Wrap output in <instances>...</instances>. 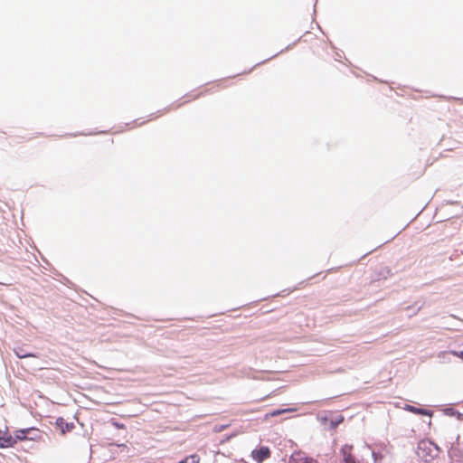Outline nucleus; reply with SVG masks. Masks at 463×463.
Wrapping results in <instances>:
<instances>
[{
  "label": "nucleus",
  "instance_id": "1",
  "mask_svg": "<svg viewBox=\"0 0 463 463\" xmlns=\"http://www.w3.org/2000/svg\"><path fill=\"white\" fill-rule=\"evenodd\" d=\"M439 447L429 439H422L417 447V455L424 461L429 462L438 456Z\"/></svg>",
  "mask_w": 463,
  "mask_h": 463
},
{
  "label": "nucleus",
  "instance_id": "2",
  "mask_svg": "<svg viewBox=\"0 0 463 463\" xmlns=\"http://www.w3.org/2000/svg\"><path fill=\"white\" fill-rule=\"evenodd\" d=\"M340 453L345 463H367L363 457H355L353 455V446L345 445L341 448Z\"/></svg>",
  "mask_w": 463,
  "mask_h": 463
},
{
  "label": "nucleus",
  "instance_id": "3",
  "mask_svg": "<svg viewBox=\"0 0 463 463\" xmlns=\"http://www.w3.org/2000/svg\"><path fill=\"white\" fill-rule=\"evenodd\" d=\"M270 456V449L264 446L251 451V458L258 463H262L264 460L269 458Z\"/></svg>",
  "mask_w": 463,
  "mask_h": 463
},
{
  "label": "nucleus",
  "instance_id": "4",
  "mask_svg": "<svg viewBox=\"0 0 463 463\" xmlns=\"http://www.w3.org/2000/svg\"><path fill=\"white\" fill-rule=\"evenodd\" d=\"M288 463H318V461L305 452L296 451L290 456Z\"/></svg>",
  "mask_w": 463,
  "mask_h": 463
},
{
  "label": "nucleus",
  "instance_id": "5",
  "mask_svg": "<svg viewBox=\"0 0 463 463\" xmlns=\"http://www.w3.org/2000/svg\"><path fill=\"white\" fill-rule=\"evenodd\" d=\"M56 426L61 430L62 434L71 431L75 425L72 422H67L63 418L59 417L55 422Z\"/></svg>",
  "mask_w": 463,
  "mask_h": 463
},
{
  "label": "nucleus",
  "instance_id": "6",
  "mask_svg": "<svg viewBox=\"0 0 463 463\" xmlns=\"http://www.w3.org/2000/svg\"><path fill=\"white\" fill-rule=\"evenodd\" d=\"M404 409L410 412L419 414V415H428L430 417L432 415V413L430 411H428L426 409H422V408H417L412 405H406L404 407Z\"/></svg>",
  "mask_w": 463,
  "mask_h": 463
},
{
  "label": "nucleus",
  "instance_id": "7",
  "mask_svg": "<svg viewBox=\"0 0 463 463\" xmlns=\"http://www.w3.org/2000/svg\"><path fill=\"white\" fill-rule=\"evenodd\" d=\"M14 443V439L11 435L0 436V448H9Z\"/></svg>",
  "mask_w": 463,
  "mask_h": 463
},
{
  "label": "nucleus",
  "instance_id": "8",
  "mask_svg": "<svg viewBox=\"0 0 463 463\" xmlns=\"http://www.w3.org/2000/svg\"><path fill=\"white\" fill-rule=\"evenodd\" d=\"M294 411V410H292V409H288V410H287V409H284V410H276V411H271V412H269V413H267V414L265 415V419L267 420V419H269V418H270V417H276V416L281 415V414H283V413H285V412H287V411Z\"/></svg>",
  "mask_w": 463,
  "mask_h": 463
},
{
  "label": "nucleus",
  "instance_id": "9",
  "mask_svg": "<svg viewBox=\"0 0 463 463\" xmlns=\"http://www.w3.org/2000/svg\"><path fill=\"white\" fill-rule=\"evenodd\" d=\"M200 458L198 455L194 454L190 455L189 457L185 458L184 460L180 461L179 463H199Z\"/></svg>",
  "mask_w": 463,
  "mask_h": 463
},
{
  "label": "nucleus",
  "instance_id": "10",
  "mask_svg": "<svg viewBox=\"0 0 463 463\" xmlns=\"http://www.w3.org/2000/svg\"><path fill=\"white\" fill-rule=\"evenodd\" d=\"M16 353V355L19 357V358H26V357H36L35 354H20L19 352H15Z\"/></svg>",
  "mask_w": 463,
  "mask_h": 463
},
{
  "label": "nucleus",
  "instance_id": "11",
  "mask_svg": "<svg viewBox=\"0 0 463 463\" xmlns=\"http://www.w3.org/2000/svg\"><path fill=\"white\" fill-rule=\"evenodd\" d=\"M451 354L455 356L463 358V351H451Z\"/></svg>",
  "mask_w": 463,
  "mask_h": 463
}]
</instances>
